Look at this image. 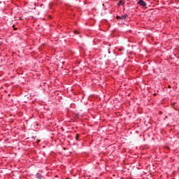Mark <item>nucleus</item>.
Instances as JSON below:
<instances>
[{
	"label": "nucleus",
	"instance_id": "obj_6",
	"mask_svg": "<svg viewBox=\"0 0 179 179\" xmlns=\"http://www.w3.org/2000/svg\"><path fill=\"white\" fill-rule=\"evenodd\" d=\"M74 33H75V34H79V31H75Z\"/></svg>",
	"mask_w": 179,
	"mask_h": 179
},
{
	"label": "nucleus",
	"instance_id": "obj_4",
	"mask_svg": "<svg viewBox=\"0 0 179 179\" xmlns=\"http://www.w3.org/2000/svg\"><path fill=\"white\" fill-rule=\"evenodd\" d=\"M124 4H125V1H124V0H120V1L118 2L117 6H122V5H124Z\"/></svg>",
	"mask_w": 179,
	"mask_h": 179
},
{
	"label": "nucleus",
	"instance_id": "obj_2",
	"mask_svg": "<svg viewBox=\"0 0 179 179\" xmlns=\"http://www.w3.org/2000/svg\"><path fill=\"white\" fill-rule=\"evenodd\" d=\"M138 5H140V6H142L143 8H145L146 6V2L143 0H138L137 2Z\"/></svg>",
	"mask_w": 179,
	"mask_h": 179
},
{
	"label": "nucleus",
	"instance_id": "obj_3",
	"mask_svg": "<svg viewBox=\"0 0 179 179\" xmlns=\"http://www.w3.org/2000/svg\"><path fill=\"white\" fill-rule=\"evenodd\" d=\"M35 178H37V179H42L43 178V175L40 173H37L36 175H35Z\"/></svg>",
	"mask_w": 179,
	"mask_h": 179
},
{
	"label": "nucleus",
	"instance_id": "obj_1",
	"mask_svg": "<svg viewBox=\"0 0 179 179\" xmlns=\"http://www.w3.org/2000/svg\"><path fill=\"white\" fill-rule=\"evenodd\" d=\"M128 17V14H124L122 15H117L116 16V19L117 20H124V22H125V20H127V18Z\"/></svg>",
	"mask_w": 179,
	"mask_h": 179
},
{
	"label": "nucleus",
	"instance_id": "obj_8",
	"mask_svg": "<svg viewBox=\"0 0 179 179\" xmlns=\"http://www.w3.org/2000/svg\"><path fill=\"white\" fill-rule=\"evenodd\" d=\"M108 54H111V52L110 51V48H108Z\"/></svg>",
	"mask_w": 179,
	"mask_h": 179
},
{
	"label": "nucleus",
	"instance_id": "obj_7",
	"mask_svg": "<svg viewBox=\"0 0 179 179\" xmlns=\"http://www.w3.org/2000/svg\"><path fill=\"white\" fill-rule=\"evenodd\" d=\"M32 139H34V141L36 140V137H34V136L31 137Z\"/></svg>",
	"mask_w": 179,
	"mask_h": 179
},
{
	"label": "nucleus",
	"instance_id": "obj_5",
	"mask_svg": "<svg viewBox=\"0 0 179 179\" xmlns=\"http://www.w3.org/2000/svg\"><path fill=\"white\" fill-rule=\"evenodd\" d=\"M76 140L79 141V134H76Z\"/></svg>",
	"mask_w": 179,
	"mask_h": 179
},
{
	"label": "nucleus",
	"instance_id": "obj_9",
	"mask_svg": "<svg viewBox=\"0 0 179 179\" xmlns=\"http://www.w3.org/2000/svg\"><path fill=\"white\" fill-rule=\"evenodd\" d=\"M166 118H168V117H167V116H166V117H165V118H164V120H166Z\"/></svg>",
	"mask_w": 179,
	"mask_h": 179
}]
</instances>
